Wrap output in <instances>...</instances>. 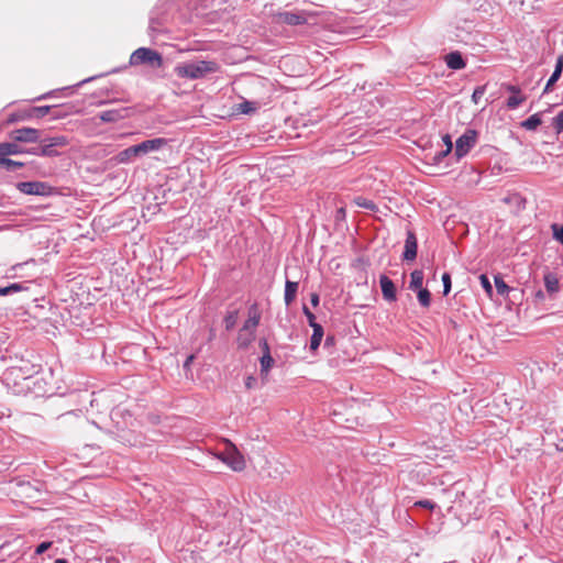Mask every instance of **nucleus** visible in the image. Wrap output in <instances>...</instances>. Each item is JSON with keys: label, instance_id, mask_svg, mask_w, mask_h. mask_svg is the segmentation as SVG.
I'll list each match as a JSON object with an SVG mask.
<instances>
[{"label": "nucleus", "instance_id": "39448f33", "mask_svg": "<svg viewBox=\"0 0 563 563\" xmlns=\"http://www.w3.org/2000/svg\"><path fill=\"white\" fill-rule=\"evenodd\" d=\"M16 188L22 194L36 196H47L52 190V187L43 181H21L16 184Z\"/></svg>", "mask_w": 563, "mask_h": 563}, {"label": "nucleus", "instance_id": "c756f323", "mask_svg": "<svg viewBox=\"0 0 563 563\" xmlns=\"http://www.w3.org/2000/svg\"><path fill=\"white\" fill-rule=\"evenodd\" d=\"M495 287L497 292L501 296L507 295L511 289L499 275L495 276Z\"/></svg>", "mask_w": 563, "mask_h": 563}, {"label": "nucleus", "instance_id": "3c124183", "mask_svg": "<svg viewBox=\"0 0 563 563\" xmlns=\"http://www.w3.org/2000/svg\"><path fill=\"white\" fill-rule=\"evenodd\" d=\"M310 301H311V305H312L313 307H317V306L319 305V301H320V297H319V295H318L317 292H312V294L310 295Z\"/></svg>", "mask_w": 563, "mask_h": 563}, {"label": "nucleus", "instance_id": "a18cd8bd", "mask_svg": "<svg viewBox=\"0 0 563 563\" xmlns=\"http://www.w3.org/2000/svg\"><path fill=\"white\" fill-rule=\"evenodd\" d=\"M260 347L263 352V355H267V354H271V349H269V345H268V342L266 339H261L260 342Z\"/></svg>", "mask_w": 563, "mask_h": 563}, {"label": "nucleus", "instance_id": "20e7f679", "mask_svg": "<svg viewBox=\"0 0 563 563\" xmlns=\"http://www.w3.org/2000/svg\"><path fill=\"white\" fill-rule=\"evenodd\" d=\"M477 132L475 130H466L455 142V155L457 158L465 156L476 144Z\"/></svg>", "mask_w": 563, "mask_h": 563}, {"label": "nucleus", "instance_id": "bb28decb", "mask_svg": "<svg viewBox=\"0 0 563 563\" xmlns=\"http://www.w3.org/2000/svg\"><path fill=\"white\" fill-rule=\"evenodd\" d=\"M526 96H522L521 93L514 95L507 99L506 106L508 109L514 110L517 109L520 104H522L526 101Z\"/></svg>", "mask_w": 563, "mask_h": 563}, {"label": "nucleus", "instance_id": "603ef678", "mask_svg": "<svg viewBox=\"0 0 563 563\" xmlns=\"http://www.w3.org/2000/svg\"><path fill=\"white\" fill-rule=\"evenodd\" d=\"M194 358H195V355H192V354H191V355H189V356L186 358L185 363H184V367H189V365L191 364V362L194 361Z\"/></svg>", "mask_w": 563, "mask_h": 563}, {"label": "nucleus", "instance_id": "a19ab883", "mask_svg": "<svg viewBox=\"0 0 563 563\" xmlns=\"http://www.w3.org/2000/svg\"><path fill=\"white\" fill-rule=\"evenodd\" d=\"M51 547H52V542H51V541L42 542V543H40V544L36 547V549H35V554L41 555V554H43L44 552H46Z\"/></svg>", "mask_w": 563, "mask_h": 563}, {"label": "nucleus", "instance_id": "79ce46f5", "mask_svg": "<svg viewBox=\"0 0 563 563\" xmlns=\"http://www.w3.org/2000/svg\"><path fill=\"white\" fill-rule=\"evenodd\" d=\"M560 77L561 75H558L556 73L553 71L545 85L543 92H548L551 89V87L560 79Z\"/></svg>", "mask_w": 563, "mask_h": 563}, {"label": "nucleus", "instance_id": "aec40b11", "mask_svg": "<svg viewBox=\"0 0 563 563\" xmlns=\"http://www.w3.org/2000/svg\"><path fill=\"white\" fill-rule=\"evenodd\" d=\"M32 119L31 108L12 112L8 117V123H15L19 121H25Z\"/></svg>", "mask_w": 563, "mask_h": 563}, {"label": "nucleus", "instance_id": "4468645a", "mask_svg": "<svg viewBox=\"0 0 563 563\" xmlns=\"http://www.w3.org/2000/svg\"><path fill=\"white\" fill-rule=\"evenodd\" d=\"M544 287L550 296H554L560 291V280L554 273L544 275Z\"/></svg>", "mask_w": 563, "mask_h": 563}, {"label": "nucleus", "instance_id": "680f3d73", "mask_svg": "<svg viewBox=\"0 0 563 563\" xmlns=\"http://www.w3.org/2000/svg\"><path fill=\"white\" fill-rule=\"evenodd\" d=\"M54 117H55V118H58V117H60V113H59V112H56V113L54 114Z\"/></svg>", "mask_w": 563, "mask_h": 563}, {"label": "nucleus", "instance_id": "f8f14e48", "mask_svg": "<svg viewBox=\"0 0 563 563\" xmlns=\"http://www.w3.org/2000/svg\"><path fill=\"white\" fill-rule=\"evenodd\" d=\"M445 63H446V66L453 70H460V69L465 68V66H466V63L463 59L462 54L459 51L449 53L445 56Z\"/></svg>", "mask_w": 563, "mask_h": 563}, {"label": "nucleus", "instance_id": "58836bf2", "mask_svg": "<svg viewBox=\"0 0 563 563\" xmlns=\"http://www.w3.org/2000/svg\"><path fill=\"white\" fill-rule=\"evenodd\" d=\"M256 110V107L254 106V102L251 101H244L240 103V111L242 113L249 114Z\"/></svg>", "mask_w": 563, "mask_h": 563}, {"label": "nucleus", "instance_id": "49530a36", "mask_svg": "<svg viewBox=\"0 0 563 563\" xmlns=\"http://www.w3.org/2000/svg\"><path fill=\"white\" fill-rule=\"evenodd\" d=\"M562 71H563V54L558 56L556 63H555V68H554V73H556L558 75H562Z\"/></svg>", "mask_w": 563, "mask_h": 563}, {"label": "nucleus", "instance_id": "7c9ffc66", "mask_svg": "<svg viewBox=\"0 0 563 563\" xmlns=\"http://www.w3.org/2000/svg\"><path fill=\"white\" fill-rule=\"evenodd\" d=\"M418 300L422 307L428 308L431 303V294L427 288L418 290Z\"/></svg>", "mask_w": 563, "mask_h": 563}, {"label": "nucleus", "instance_id": "052dcab7", "mask_svg": "<svg viewBox=\"0 0 563 563\" xmlns=\"http://www.w3.org/2000/svg\"><path fill=\"white\" fill-rule=\"evenodd\" d=\"M90 80H92V78L84 79L81 82H79V85H82V84L88 82Z\"/></svg>", "mask_w": 563, "mask_h": 563}, {"label": "nucleus", "instance_id": "2eb2a0df", "mask_svg": "<svg viewBox=\"0 0 563 563\" xmlns=\"http://www.w3.org/2000/svg\"><path fill=\"white\" fill-rule=\"evenodd\" d=\"M260 318L256 307L253 306L249 311V319L244 322L242 329L255 334V330L260 323Z\"/></svg>", "mask_w": 563, "mask_h": 563}, {"label": "nucleus", "instance_id": "bf43d9fd", "mask_svg": "<svg viewBox=\"0 0 563 563\" xmlns=\"http://www.w3.org/2000/svg\"><path fill=\"white\" fill-rule=\"evenodd\" d=\"M338 214H340V216H344V214H345L344 209H343V208L339 209V210H338Z\"/></svg>", "mask_w": 563, "mask_h": 563}, {"label": "nucleus", "instance_id": "09e8293b", "mask_svg": "<svg viewBox=\"0 0 563 563\" xmlns=\"http://www.w3.org/2000/svg\"><path fill=\"white\" fill-rule=\"evenodd\" d=\"M41 150H42V145H38L36 147H32V148H29V150L24 148V153L42 156Z\"/></svg>", "mask_w": 563, "mask_h": 563}, {"label": "nucleus", "instance_id": "0eeeda50", "mask_svg": "<svg viewBox=\"0 0 563 563\" xmlns=\"http://www.w3.org/2000/svg\"><path fill=\"white\" fill-rule=\"evenodd\" d=\"M418 242L413 231H407L405 250L402 253V260L406 262H412L417 257Z\"/></svg>", "mask_w": 563, "mask_h": 563}, {"label": "nucleus", "instance_id": "72a5a7b5", "mask_svg": "<svg viewBox=\"0 0 563 563\" xmlns=\"http://www.w3.org/2000/svg\"><path fill=\"white\" fill-rule=\"evenodd\" d=\"M479 283H481L483 289L485 290V292L487 294V296L489 298H492L493 286H492L489 278L485 274H482V275H479Z\"/></svg>", "mask_w": 563, "mask_h": 563}, {"label": "nucleus", "instance_id": "393cba45", "mask_svg": "<svg viewBox=\"0 0 563 563\" xmlns=\"http://www.w3.org/2000/svg\"><path fill=\"white\" fill-rule=\"evenodd\" d=\"M260 362H261V375L267 376L269 369L273 367V365L275 363L274 358L272 357L271 354L262 355V357L260 358Z\"/></svg>", "mask_w": 563, "mask_h": 563}, {"label": "nucleus", "instance_id": "4d7b16f0", "mask_svg": "<svg viewBox=\"0 0 563 563\" xmlns=\"http://www.w3.org/2000/svg\"><path fill=\"white\" fill-rule=\"evenodd\" d=\"M216 333H214V330L211 329L210 330V335H209V340H212L214 338Z\"/></svg>", "mask_w": 563, "mask_h": 563}, {"label": "nucleus", "instance_id": "a878e982", "mask_svg": "<svg viewBox=\"0 0 563 563\" xmlns=\"http://www.w3.org/2000/svg\"><path fill=\"white\" fill-rule=\"evenodd\" d=\"M541 124V118H540V114L539 113H536V114H532L531 117H529L527 120H525L522 123H521V126L529 130V131H533L536 130L539 125Z\"/></svg>", "mask_w": 563, "mask_h": 563}, {"label": "nucleus", "instance_id": "f704fd0d", "mask_svg": "<svg viewBox=\"0 0 563 563\" xmlns=\"http://www.w3.org/2000/svg\"><path fill=\"white\" fill-rule=\"evenodd\" d=\"M354 201L358 207H362L364 209L372 210V211H374L376 209L375 203L372 200H368L364 197H356L354 199Z\"/></svg>", "mask_w": 563, "mask_h": 563}, {"label": "nucleus", "instance_id": "423d86ee", "mask_svg": "<svg viewBox=\"0 0 563 563\" xmlns=\"http://www.w3.org/2000/svg\"><path fill=\"white\" fill-rule=\"evenodd\" d=\"M40 137L41 132L33 128L16 129L10 133L11 140L21 143H35L40 141Z\"/></svg>", "mask_w": 563, "mask_h": 563}, {"label": "nucleus", "instance_id": "6ab92c4d", "mask_svg": "<svg viewBox=\"0 0 563 563\" xmlns=\"http://www.w3.org/2000/svg\"><path fill=\"white\" fill-rule=\"evenodd\" d=\"M254 338L255 334L241 328L236 338L239 349H246L254 340Z\"/></svg>", "mask_w": 563, "mask_h": 563}, {"label": "nucleus", "instance_id": "13d9d810", "mask_svg": "<svg viewBox=\"0 0 563 563\" xmlns=\"http://www.w3.org/2000/svg\"><path fill=\"white\" fill-rule=\"evenodd\" d=\"M536 296H537L538 298H541V299H542V298H543V292H542L541 290H539V291L536 294Z\"/></svg>", "mask_w": 563, "mask_h": 563}, {"label": "nucleus", "instance_id": "de8ad7c7", "mask_svg": "<svg viewBox=\"0 0 563 563\" xmlns=\"http://www.w3.org/2000/svg\"><path fill=\"white\" fill-rule=\"evenodd\" d=\"M505 88H506V90H507L508 92H510V93H511V96L521 93V90H520V88H519L518 86H515V85H506V86H505Z\"/></svg>", "mask_w": 563, "mask_h": 563}, {"label": "nucleus", "instance_id": "7ed1b4c3", "mask_svg": "<svg viewBox=\"0 0 563 563\" xmlns=\"http://www.w3.org/2000/svg\"><path fill=\"white\" fill-rule=\"evenodd\" d=\"M219 457L235 472H240L245 468V460L243 455L238 451L235 445L229 441L227 442L225 451L222 452Z\"/></svg>", "mask_w": 563, "mask_h": 563}, {"label": "nucleus", "instance_id": "412c9836", "mask_svg": "<svg viewBox=\"0 0 563 563\" xmlns=\"http://www.w3.org/2000/svg\"><path fill=\"white\" fill-rule=\"evenodd\" d=\"M312 330H313V332H312V335L310 339V350L316 351L320 346L324 331H323L322 325H317V327L312 328Z\"/></svg>", "mask_w": 563, "mask_h": 563}, {"label": "nucleus", "instance_id": "e2e57ef3", "mask_svg": "<svg viewBox=\"0 0 563 563\" xmlns=\"http://www.w3.org/2000/svg\"><path fill=\"white\" fill-rule=\"evenodd\" d=\"M45 98H46V95H44V96H42V97H40L37 99L40 100V99H45Z\"/></svg>", "mask_w": 563, "mask_h": 563}, {"label": "nucleus", "instance_id": "c85d7f7f", "mask_svg": "<svg viewBox=\"0 0 563 563\" xmlns=\"http://www.w3.org/2000/svg\"><path fill=\"white\" fill-rule=\"evenodd\" d=\"M238 310L229 311L224 317V325L228 331L232 330L238 321Z\"/></svg>", "mask_w": 563, "mask_h": 563}, {"label": "nucleus", "instance_id": "4be33fe9", "mask_svg": "<svg viewBox=\"0 0 563 563\" xmlns=\"http://www.w3.org/2000/svg\"><path fill=\"white\" fill-rule=\"evenodd\" d=\"M411 279H410V284H409V288L411 290H419L422 288V284H423V272L420 271V269H416L411 273L410 275Z\"/></svg>", "mask_w": 563, "mask_h": 563}, {"label": "nucleus", "instance_id": "e433bc0d", "mask_svg": "<svg viewBox=\"0 0 563 563\" xmlns=\"http://www.w3.org/2000/svg\"><path fill=\"white\" fill-rule=\"evenodd\" d=\"M551 229L553 232V238L563 244V227L554 223L551 225Z\"/></svg>", "mask_w": 563, "mask_h": 563}, {"label": "nucleus", "instance_id": "473e14b6", "mask_svg": "<svg viewBox=\"0 0 563 563\" xmlns=\"http://www.w3.org/2000/svg\"><path fill=\"white\" fill-rule=\"evenodd\" d=\"M443 142L446 145V148L444 151H441L438 154H435L434 158L437 161H440L442 157L446 156L452 151L453 144H452V141H451V137L449 134H445L443 136Z\"/></svg>", "mask_w": 563, "mask_h": 563}, {"label": "nucleus", "instance_id": "dca6fc26", "mask_svg": "<svg viewBox=\"0 0 563 563\" xmlns=\"http://www.w3.org/2000/svg\"><path fill=\"white\" fill-rule=\"evenodd\" d=\"M135 157H140L136 146H130L121 152H119L115 156V161L119 164H128L132 162Z\"/></svg>", "mask_w": 563, "mask_h": 563}, {"label": "nucleus", "instance_id": "f257e3e1", "mask_svg": "<svg viewBox=\"0 0 563 563\" xmlns=\"http://www.w3.org/2000/svg\"><path fill=\"white\" fill-rule=\"evenodd\" d=\"M219 69L220 65L216 60H199L179 63L175 66L174 71L178 78L196 80L217 73Z\"/></svg>", "mask_w": 563, "mask_h": 563}, {"label": "nucleus", "instance_id": "b1692460", "mask_svg": "<svg viewBox=\"0 0 563 563\" xmlns=\"http://www.w3.org/2000/svg\"><path fill=\"white\" fill-rule=\"evenodd\" d=\"M0 166H2L7 172H14L18 168H21L24 166V163L19 161H13L9 158L8 156H1V163Z\"/></svg>", "mask_w": 563, "mask_h": 563}, {"label": "nucleus", "instance_id": "c03bdc74", "mask_svg": "<svg viewBox=\"0 0 563 563\" xmlns=\"http://www.w3.org/2000/svg\"><path fill=\"white\" fill-rule=\"evenodd\" d=\"M415 506H417V507H422V508H427V509L432 510V509H434L435 504H434V503H432V501H431V500H429V499H423V500H419V501H417V503L415 504Z\"/></svg>", "mask_w": 563, "mask_h": 563}, {"label": "nucleus", "instance_id": "f03ea898", "mask_svg": "<svg viewBox=\"0 0 563 563\" xmlns=\"http://www.w3.org/2000/svg\"><path fill=\"white\" fill-rule=\"evenodd\" d=\"M129 63L131 66L147 65L152 68H161L163 56L155 49L140 47L131 54Z\"/></svg>", "mask_w": 563, "mask_h": 563}, {"label": "nucleus", "instance_id": "8fccbe9b", "mask_svg": "<svg viewBox=\"0 0 563 563\" xmlns=\"http://www.w3.org/2000/svg\"><path fill=\"white\" fill-rule=\"evenodd\" d=\"M307 320H308V323L311 328H314L317 325H320L319 323L316 322V316L310 312V314L306 316Z\"/></svg>", "mask_w": 563, "mask_h": 563}, {"label": "nucleus", "instance_id": "864d4df0", "mask_svg": "<svg viewBox=\"0 0 563 563\" xmlns=\"http://www.w3.org/2000/svg\"><path fill=\"white\" fill-rule=\"evenodd\" d=\"M302 312L305 316H308V314H310L311 311L309 310V308L306 305H303Z\"/></svg>", "mask_w": 563, "mask_h": 563}, {"label": "nucleus", "instance_id": "6e6552de", "mask_svg": "<svg viewBox=\"0 0 563 563\" xmlns=\"http://www.w3.org/2000/svg\"><path fill=\"white\" fill-rule=\"evenodd\" d=\"M276 18L279 22H283L287 25L296 26V25H302L307 23V18L305 15V12H278L276 14Z\"/></svg>", "mask_w": 563, "mask_h": 563}, {"label": "nucleus", "instance_id": "6e6d98bb", "mask_svg": "<svg viewBox=\"0 0 563 563\" xmlns=\"http://www.w3.org/2000/svg\"><path fill=\"white\" fill-rule=\"evenodd\" d=\"M332 341H333V339H332V338H330V336H328V338L325 339L324 344H325V345H329V344H331V342H332Z\"/></svg>", "mask_w": 563, "mask_h": 563}, {"label": "nucleus", "instance_id": "2f4dec72", "mask_svg": "<svg viewBox=\"0 0 563 563\" xmlns=\"http://www.w3.org/2000/svg\"><path fill=\"white\" fill-rule=\"evenodd\" d=\"M47 140L57 148L58 147H66L69 144V140L65 135H54L51 137H47Z\"/></svg>", "mask_w": 563, "mask_h": 563}, {"label": "nucleus", "instance_id": "5fc2aeb1", "mask_svg": "<svg viewBox=\"0 0 563 563\" xmlns=\"http://www.w3.org/2000/svg\"><path fill=\"white\" fill-rule=\"evenodd\" d=\"M54 563H68L66 559H56Z\"/></svg>", "mask_w": 563, "mask_h": 563}, {"label": "nucleus", "instance_id": "1a4fd4ad", "mask_svg": "<svg viewBox=\"0 0 563 563\" xmlns=\"http://www.w3.org/2000/svg\"><path fill=\"white\" fill-rule=\"evenodd\" d=\"M167 144V140L163 137L151 139L136 144V150L140 156L146 155L150 152L159 151Z\"/></svg>", "mask_w": 563, "mask_h": 563}, {"label": "nucleus", "instance_id": "9b49d317", "mask_svg": "<svg viewBox=\"0 0 563 563\" xmlns=\"http://www.w3.org/2000/svg\"><path fill=\"white\" fill-rule=\"evenodd\" d=\"M379 285H380V288H382V294H383V297L385 300L391 302V301H395L397 296H396V286L394 284V282L386 275H382L379 277Z\"/></svg>", "mask_w": 563, "mask_h": 563}, {"label": "nucleus", "instance_id": "a211bd4d", "mask_svg": "<svg viewBox=\"0 0 563 563\" xmlns=\"http://www.w3.org/2000/svg\"><path fill=\"white\" fill-rule=\"evenodd\" d=\"M298 290V283L286 280L285 284V303L289 306L296 298V294Z\"/></svg>", "mask_w": 563, "mask_h": 563}, {"label": "nucleus", "instance_id": "5701e85b", "mask_svg": "<svg viewBox=\"0 0 563 563\" xmlns=\"http://www.w3.org/2000/svg\"><path fill=\"white\" fill-rule=\"evenodd\" d=\"M26 289H27V287L24 284L13 283L5 287L0 286V296H8V295L20 292V291H23Z\"/></svg>", "mask_w": 563, "mask_h": 563}, {"label": "nucleus", "instance_id": "c9c22d12", "mask_svg": "<svg viewBox=\"0 0 563 563\" xmlns=\"http://www.w3.org/2000/svg\"><path fill=\"white\" fill-rule=\"evenodd\" d=\"M552 125L556 132V134H560L563 132V110L558 113L555 118H553Z\"/></svg>", "mask_w": 563, "mask_h": 563}, {"label": "nucleus", "instance_id": "9d476101", "mask_svg": "<svg viewBox=\"0 0 563 563\" xmlns=\"http://www.w3.org/2000/svg\"><path fill=\"white\" fill-rule=\"evenodd\" d=\"M130 109L129 108H120V109H111L102 111L99 114V119L102 122L112 123L129 118Z\"/></svg>", "mask_w": 563, "mask_h": 563}, {"label": "nucleus", "instance_id": "f3484780", "mask_svg": "<svg viewBox=\"0 0 563 563\" xmlns=\"http://www.w3.org/2000/svg\"><path fill=\"white\" fill-rule=\"evenodd\" d=\"M42 145L41 154L45 157H56L60 155L57 147L54 146L47 139H41L38 141Z\"/></svg>", "mask_w": 563, "mask_h": 563}, {"label": "nucleus", "instance_id": "ea45409f", "mask_svg": "<svg viewBox=\"0 0 563 563\" xmlns=\"http://www.w3.org/2000/svg\"><path fill=\"white\" fill-rule=\"evenodd\" d=\"M443 283V295H448L451 291V276L449 273H444L442 275Z\"/></svg>", "mask_w": 563, "mask_h": 563}, {"label": "nucleus", "instance_id": "cd10ccee", "mask_svg": "<svg viewBox=\"0 0 563 563\" xmlns=\"http://www.w3.org/2000/svg\"><path fill=\"white\" fill-rule=\"evenodd\" d=\"M57 107L49 106H41V107H31L32 118H44L49 113L52 109H56Z\"/></svg>", "mask_w": 563, "mask_h": 563}, {"label": "nucleus", "instance_id": "4c0bfd02", "mask_svg": "<svg viewBox=\"0 0 563 563\" xmlns=\"http://www.w3.org/2000/svg\"><path fill=\"white\" fill-rule=\"evenodd\" d=\"M485 90H486V87L485 86H479L477 88H475L473 95H472V100L474 103H479L481 99L483 98L484 93H485Z\"/></svg>", "mask_w": 563, "mask_h": 563}, {"label": "nucleus", "instance_id": "ddd939ff", "mask_svg": "<svg viewBox=\"0 0 563 563\" xmlns=\"http://www.w3.org/2000/svg\"><path fill=\"white\" fill-rule=\"evenodd\" d=\"M12 140V142H2L0 143V156H10L23 154L24 148Z\"/></svg>", "mask_w": 563, "mask_h": 563}, {"label": "nucleus", "instance_id": "37998d69", "mask_svg": "<svg viewBox=\"0 0 563 563\" xmlns=\"http://www.w3.org/2000/svg\"><path fill=\"white\" fill-rule=\"evenodd\" d=\"M244 385L246 389H253L257 385V378L253 375H249L245 378Z\"/></svg>", "mask_w": 563, "mask_h": 563}]
</instances>
